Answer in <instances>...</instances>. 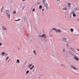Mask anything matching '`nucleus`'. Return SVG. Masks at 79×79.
<instances>
[{
  "label": "nucleus",
  "mask_w": 79,
  "mask_h": 79,
  "mask_svg": "<svg viewBox=\"0 0 79 79\" xmlns=\"http://www.w3.org/2000/svg\"><path fill=\"white\" fill-rule=\"evenodd\" d=\"M6 12L7 17L9 18V19H10V11L9 10H6Z\"/></svg>",
  "instance_id": "1"
},
{
  "label": "nucleus",
  "mask_w": 79,
  "mask_h": 79,
  "mask_svg": "<svg viewBox=\"0 0 79 79\" xmlns=\"http://www.w3.org/2000/svg\"><path fill=\"white\" fill-rule=\"evenodd\" d=\"M68 53L70 55H72V56H74L76 55L74 53L70 51H69Z\"/></svg>",
  "instance_id": "2"
},
{
  "label": "nucleus",
  "mask_w": 79,
  "mask_h": 79,
  "mask_svg": "<svg viewBox=\"0 0 79 79\" xmlns=\"http://www.w3.org/2000/svg\"><path fill=\"white\" fill-rule=\"evenodd\" d=\"M66 40H67V39L65 37L62 38L61 40L62 42H66Z\"/></svg>",
  "instance_id": "3"
},
{
  "label": "nucleus",
  "mask_w": 79,
  "mask_h": 79,
  "mask_svg": "<svg viewBox=\"0 0 79 79\" xmlns=\"http://www.w3.org/2000/svg\"><path fill=\"white\" fill-rule=\"evenodd\" d=\"M71 68L72 69H75V70H77V68L75 67L73 65H71Z\"/></svg>",
  "instance_id": "4"
},
{
  "label": "nucleus",
  "mask_w": 79,
  "mask_h": 79,
  "mask_svg": "<svg viewBox=\"0 0 79 79\" xmlns=\"http://www.w3.org/2000/svg\"><path fill=\"white\" fill-rule=\"evenodd\" d=\"M74 56V59L75 60H76V61H79V58H77V57L76 55H75V56Z\"/></svg>",
  "instance_id": "5"
},
{
  "label": "nucleus",
  "mask_w": 79,
  "mask_h": 79,
  "mask_svg": "<svg viewBox=\"0 0 79 79\" xmlns=\"http://www.w3.org/2000/svg\"><path fill=\"white\" fill-rule=\"evenodd\" d=\"M20 8L21 10H23L24 8V5L22 4L20 6Z\"/></svg>",
  "instance_id": "6"
},
{
  "label": "nucleus",
  "mask_w": 79,
  "mask_h": 79,
  "mask_svg": "<svg viewBox=\"0 0 79 79\" xmlns=\"http://www.w3.org/2000/svg\"><path fill=\"white\" fill-rule=\"evenodd\" d=\"M2 29L4 31H7V30H8V29H7L5 26H3L2 27Z\"/></svg>",
  "instance_id": "7"
},
{
  "label": "nucleus",
  "mask_w": 79,
  "mask_h": 79,
  "mask_svg": "<svg viewBox=\"0 0 79 79\" xmlns=\"http://www.w3.org/2000/svg\"><path fill=\"white\" fill-rule=\"evenodd\" d=\"M42 37H44V39H46V35L45 34H44L42 35Z\"/></svg>",
  "instance_id": "8"
},
{
  "label": "nucleus",
  "mask_w": 79,
  "mask_h": 79,
  "mask_svg": "<svg viewBox=\"0 0 79 79\" xmlns=\"http://www.w3.org/2000/svg\"><path fill=\"white\" fill-rule=\"evenodd\" d=\"M70 49H71V50H72V51L73 52H75V49L72 48H70Z\"/></svg>",
  "instance_id": "9"
},
{
  "label": "nucleus",
  "mask_w": 79,
  "mask_h": 79,
  "mask_svg": "<svg viewBox=\"0 0 79 79\" xmlns=\"http://www.w3.org/2000/svg\"><path fill=\"white\" fill-rule=\"evenodd\" d=\"M65 57L66 58L68 59V58H69V56L68 54H67V55H66Z\"/></svg>",
  "instance_id": "10"
},
{
  "label": "nucleus",
  "mask_w": 79,
  "mask_h": 79,
  "mask_svg": "<svg viewBox=\"0 0 79 79\" xmlns=\"http://www.w3.org/2000/svg\"><path fill=\"white\" fill-rule=\"evenodd\" d=\"M62 10H64L65 11H66V10H67V8H66V7H64Z\"/></svg>",
  "instance_id": "11"
},
{
  "label": "nucleus",
  "mask_w": 79,
  "mask_h": 79,
  "mask_svg": "<svg viewBox=\"0 0 79 79\" xmlns=\"http://www.w3.org/2000/svg\"><path fill=\"white\" fill-rule=\"evenodd\" d=\"M33 52L35 55H37V53H36V52H35V51L33 50Z\"/></svg>",
  "instance_id": "12"
},
{
  "label": "nucleus",
  "mask_w": 79,
  "mask_h": 79,
  "mask_svg": "<svg viewBox=\"0 0 79 79\" xmlns=\"http://www.w3.org/2000/svg\"><path fill=\"white\" fill-rule=\"evenodd\" d=\"M10 58V56H7L6 58V61H8V60Z\"/></svg>",
  "instance_id": "13"
},
{
  "label": "nucleus",
  "mask_w": 79,
  "mask_h": 79,
  "mask_svg": "<svg viewBox=\"0 0 79 79\" xmlns=\"http://www.w3.org/2000/svg\"><path fill=\"white\" fill-rule=\"evenodd\" d=\"M56 32H60L61 31L60 30H56Z\"/></svg>",
  "instance_id": "14"
},
{
  "label": "nucleus",
  "mask_w": 79,
  "mask_h": 79,
  "mask_svg": "<svg viewBox=\"0 0 79 79\" xmlns=\"http://www.w3.org/2000/svg\"><path fill=\"white\" fill-rule=\"evenodd\" d=\"M46 10H48L49 9V7H48V6H45Z\"/></svg>",
  "instance_id": "15"
},
{
  "label": "nucleus",
  "mask_w": 79,
  "mask_h": 79,
  "mask_svg": "<svg viewBox=\"0 0 79 79\" xmlns=\"http://www.w3.org/2000/svg\"><path fill=\"white\" fill-rule=\"evenodd\" d=\"M28 39L29 40L30 42H32V40L31 39V37H30L28 38Z\"/></svg>",
  "instance_id": "16"
},
{
  "label": "nucleus",
  "mask_w": 79,
  "mask_h": 79,
  "mask_svg": "<svg viewBox=\"0 0 79 79\" xmlns=\"http://www.w3.org/2000/svg\"><path fill=\"white\" fill-rule=\"evenodd\" d=\"M21 19H18V20H15V21H21Z\"/></svg>",
  "instance_id": "17"
},
{
  "label": "nucleus",
  "mask_w": 79,
  "mask_h": 79,
  "mask_svg": "<svg viewBox=\"0 0 79 79\" xmlns=\"http://www.w3.org/2000/svg\"><path fill=\"white\" fill-rule=\"evenodd\" d=\"M5 52H3L2 53L1 55L2 56H4V55H5Z\"/></svg>",
  "instance_id": "18"
},
{
  "label": "nucleus",
  "mask_w": 79,
  "mask_h": 79,
  "mask_svg": "<svg viewBox=\"0 0 79 79\" xmlns=\"http://www.w3.org/2000/svg\"><path fill=\"white\" fill-rule=\"evenodd\" d=\"M17 63H19L20 62V61H19V59H17Z\"/></svg>",
  "instance_id": "19"
},
{
  "label": "nucleus",
  "mask_w": 79,
  "mask_h": 79,
  "mask_svg": "<svg viewBox=\"0 0 79 79\" xmlns=\"http://www.w3.org/2000/svg\"><path fill=\"white\" fill-rule=\"evenodd\" d=\"M44 5L45 6H48V4L47 3H44Z\"/></svg>",
  "instance_id": "20"
},
{
  "label": "nucleus",
  "mask_w": 79,
  "mask_h": 79,
  "mask_svg": "<svg viewBox=\"0 0 79 79\" xmlns=\"http://www.w3.org/2000/svg\"><path fill=\"white\" fill-rule=\"evenodd\" d=\"M42 5H40L39 6V8L40 10H41V9H42Z\"/></svg>",
  "instance_id": "21"
},
{
  "label": "nucleus",
  "mask_w": 79,
  "mask_h": 79,
  "mask_svg": "<svg viewBox=\"0 0 79 79\" xmlns=\"http://www.w3.org/2000/svg\"><path fill=\"white\" fill-rule=\"evenodd\" d=\"M32 66V64H30L29 65L28 67H29V68H30V67H31V66Z\"/></svg>",
  "instance_id": "22"
},
{
  "label": "nucleus",
  "mask_w": 79,
  "mask_h": 79,
  "mask_svg": "<svg viewBox=\"0 0 79 79\" xmlns=\"http://www.w3.org/2000/svg\"><path fill=\"white\" fill-rule=\"evenodd\" d=\"M29 73V71L27 70V71L26 74H28V73Z\"/></svg>",
  "instance_id": "23"
},
{
  "label": "nucleus",
  "mask_w": 79,
  "mask_h": 79,
  "mask_svg": "<svg viewBox=\"0 0 79 79\" xmlns=\"http://www.w3.org/2000/svg\"><path fill=\"white\" fill-rule=\"evenodd\" d=\"M76 16V14H75V13H73V17H75Z\"/></svg>",
  "instance_id": "24"
},
{
  "label": "nucleus",
  "mask_w": 79,
  "mask_h": 79,
  "mask_svg": "<svg viewBox=\"0 0 79 79\" xmlns=\"http://www.w3.org/2000/svg\"><path fill=\"white\" fill-rule=\"evenodd\" d=\"M43 1L44 4L45 3H46V1L45 0H43Z\"/></svg>",
  "instance_id": "25"
},
{
  "label": "nucleus",
  "mask_w": 79,
  "mask_h": 79,
  "mask_svg": "<svg viewBox=\"0 0 79 79\" xmlns=\"http://www.w3.org/2000/svg\"><path fill=\"white\" fill-rule=\"evenodd\" d=\"M70 31L71 32H73L74 31V29L73 28H71L70 29Z\"/></svg>",
  "instance_id": "26"
},
{
  "label": "nucleus",
  "mask_w": 79,
  "mask_h": 79,
  "mask_svg": "<svg viewBox=\"0 0 79 79\" xmlns=\"http://www.w3.org/2000/svg\"><path fill=\"white\" fill-rule=\"evenodd\" d=\"M52 30H54V31H56V28H52Z\"/></svg>",
  "instance_id": "27"
},
{
  "label": "nucleus",
  "mask_w": 79,
  "mask_h": 79,
  "mask_svg": "<svg viewBox=\"0 0 79 79\" xmlns=\"http://www.w3.org/2000/svg\"><path fill=\"white\" fill-rule=\"evenodd\" d=\"M61 66H62V67H64V68H65V66H64V64H62L61 65Z\"/></svg>",
  "instance_id": "28"
},
{
  "label": "nucleus",
  "mask_w": 79,
  "mask_h": 79,
  "mask_svg": "<svg viewBox=\"0 0 79 79\" xmlns=\"http://www.w3.org/2000/svg\"><path fill=\"white\" fill-rule=\"evenodd\" d=\"M27 19V17H24V19L25 20V21H26V19Z\"/></svg>",
  "instance_id": "29"
},
{
  "label": "nucleus",
  "mask_w": 79,
  "mask_h": 79,
  "mask_svg": "<svg viewBox=\"0 0 79 79\" xmlns=\"http://www.w3.org/2000/svg\"><path fill=\"white\" fill-rule=\"evenodd\" d=\"M38 36L39 37L42 38V35H39Z\"/></svg>",
  "instance_id": "30"
},
{
  "label": "nucleus",
  "mask_w": 79,
  "mask_h": 79,
  "mask_svg": "<svg viewBox=\"0 0 79 79\" xmlns=\"http://www.w3.org/2000/svg\"><path fill=\"white\" fill-rule=\"evenodd\" d=\"M75 12H74V11H72V12H71V14H74V13H75Z\"/></svg>",
  "instance_id": "31"
},
{
  "label": "nucleus",
  "mask_w": 79,
  "mask_h": 79,
  "mask_svg": "<svg viewBox=\"0 0 79 79\" xmlns=\"http://www.w3.org/2000/svg\"><path fill=\"white\" fill-rule=\"evenodd\" d=\"M8 55V54H7L6 53H5V54H4L5 56H7Z\"/></svg>",
  "instance_id": "32"
},
{
  "label": "nucleus",
  "mask_w": 79,
  "mask_h": 79,
  "mask_svg": "<svg viewBox=\"0 0 79 79\" xmlns=\"http://www.w3.org/2000/svg\"><path fill=\"white\" fill-rule=\"evenodd\" d=\"M16 11H14L13 12V14H16Z\"/></svg>",
  "instance_id": "33"
},
{
  "label": "nucleus",
  "mask_w": 79,
  "mask_h": 79,
  "mask_svg": "<svg viewBox=\"0 0 79 79\" xmlns=\"http://www.w3.org/2000/svg\"><path fill=\"white\" fill-rule=\"evenodd\" d=\"M37 4L38 5H40V2H38Z\"/></svg>",
  "instance_id": "34"
},
{
  "label": "nucleus",
  "mask_w": 79,
  "mask_h": 79,
  "mask_svg": "<svg viewBox=\"0 0 79 79\" xmlns=\"http://www.w3.org/2000/svg\"><path fill=\"white\" fill-rule=\"evenodd\" d=\"M35 8H33V9L32 10V11H35Z\"/></svg>",
  "instance_id": "35"
},
{
  "label": "nucleus",
  "mask_w": 79,
  "mask_h": 79,
  "mask_svg": "<svg viewBox=\"0 0 79 79\" xmlns=\"http://www.w3.org/2000/svg\"><path fill=\"white\" fill-rule=\"evenodd\" d=\"M52 31H53V30H52H52H51L50 31V32H52Z\"/></svg>",
  "instance_id": "36"
},
{
  "label": "nucleus",
  "mask_w": 79,
  "mask_h": 79,
  "mask_svg": "<svg viewBox=\"0 0 79 79\" xmlns=\"http://www.w3.org/2000/svg\"><path fill=\"white\" fill-rule=\"evenodd\" d=\"M2 43H0V46H2Z\"/></svg>",
  "instance_id": "37"
},
{
  "label": "nucleus",
  "mask_w": 79,
  "mask_h": 79,
  "mask_svg": "<svg viewBox=\"0 0 79 79\" xmlns=\"http://www.w3.org/2000/svg\"><path fill=\"white\" fill-rule=\"evenodd\" d=\"M31 68H34V65H33L31 67Z\"/></svg>",
  "instance_id": "38"
},
{
  "label": "nucleus",
  "mask_w": 79,
  "mask_h": 79,
  "mask_svg": "<svg viewBox=\"0 0 79 79\" xmlns=\"http://www.w3.org/2000/svg\"><path fill=\"white\" fill-rule=\"evenodd\" d=\"M17 49H18V50H19V47H18V48H17Z\"/></svg>",
  "instance_id": "39"
},
{
  "label": "nucleus",
  "mask_w": 79,
  "mask_h": 79,
  "mask_svg": "<svg viewBox=\"0 0 79 79\" xmlns=\"http://www.w3.org/2000/svg\"><path fill=\"white\" fill-rule=\"evenodd\" d=\"M32 69H33V68H32V67H31V68H30V69L31 70H32Z\"/></svg>",
  "instance_id": "40"
},
{
  "label": "nucleus",
  "mask_w": 79,
  "mask_h": 79,
  "mask_svg": "<svg viewBox=\"0 0 79 79\" xmlns=\"http://www.w3.org/2000/svg\"><path fill=\"white\" fill-rule=\"evenodd\" d=\"M70 18H72V17H71V15H69Z\"/></svg>",
  "instance_id": "41"
},
{
  "label": "nucleus",
  "mask_w": 79,
  "mask_h": 79,
  "mask_svg": "<svg viewBox=\"0 0 79 79\" xmlns=\"http://www.w3.org/2000/svg\"><path fill=\"white\" fill-rule=\"evenodd\" d=\"M68 5H71V3H69Z\"/></svg>",
  "instance_id": "42"
},
{
  "label": "nucleus",
  "mask_w": 79,
  "mask_h": 79,
  "mask_svg": "<svg viewBox=\"0 0 79 79\" xmlns=\"http://www.w3.org/2000/svg\"><path fill=\"white\" fill-rule=\"evenodd\" d=\"M63 51L64 52V51H65V49H64L63 50Z\"/></svg>",
  "instance_id": "43"
},
{
  "label": "nucleus",
  "mask_w": 79,
  "mask_h": 79,
  "mask_svg": "<svg viewBox=\"0 0 79 79\" xmlns=\"http://www.w3.org/2000/svg\"><path fill=\"white\" fill-rule=\"evenodd\" d=\"M42 11H44V9H42Z\"/></svg>",
  "instance_id": "44"
},
{
  "label": "nucleus",
  "mask_w": 79,
  "mask_h": 79,
  "mask_svg": "<svg viewBox=\"0 0 79 79\" xmlns=\"http://www.w3.org/2000/svg\"><path fill=\"white\" fill-rule=\"evenodd\" d=\"M1 12L2 13L3 12V10H1Z\"/></svg>",
  "instance_id": "45"
},
{
  "label": "nucleus",
  "mask_w": 79,
  "mask_h": 79,
  "mask_svg": "<svg viewBox=\"0 0 79 79\" xmlns=\"http://www.w3.org/2000/svg\"><path fill=\"white\" fill-rule=\"evenodd\" d=\"M22 1H26V0H22Z\"/></svg>",
  "instance_id": "46"
},
{
  "label": "nucleus",
  "mask_w": 79,
  "mask_h": 79,
  "mask_svg": "<svg viewBox=\"0 0 79 79\" xmlns=\"http://www.w3.org/2000/svg\"><path fill=\"white\" fill-rule=\"evenodd\" d=\"M77 50H78V51H79V49H77Z\"/></svg>",
  "instance_id": "47"
},
{
  "label": "nucleus",
  "mask_w": 79,
  "mask_h": 79,
  "mask_svg": "<svg viewBox=\"0 0 79 79\" xmlns=\"http://www.w3.org/2000/svg\"><path fill=\"white\" fill-rule=\"evenodd\" d=\"M60 0H57V1H60Z\"/></svg>",
  "instance_id": "48"
},
{
  "label": "nucleus",
  "mask_w": 79,
  "mask_h": 79,
  "mask_svg": "<svg viewBox=\"0 0 79 79\" xmlns=\"http://www.w3.org/2000/svg\"><path fill=\"white\" fill-rule=\"evenodd\" d=\"M76 10H78V9H77Z\"/></svg>",
  "instance_id": "49"
},
{
  "label": "nucleus",
  "mask_w": 79,
  "mask_h": 79,
  "mask_svg": "<svg viewBox=\"0 0 79 79\" xmlns=\"http://www.w3.org/2000/svg\"><path fill=\"white\" fill-rule=\"evenodd\" d=\"M69 7H70V6H69Z\"/></svg>",
  "instance_id": "50"
},
{
  "label": "nucleus",
  "mask_w": 79,
  "mask_h": 79,
  "mask_svg": "<svg viewBox=\"0 0 79 79\" xmlns=\"http://www.w3.org/2000/svg\"><path fill=\"white\" fill-rule=\"evenodd\" d=\"M3 8H2V10H3Z\"/></svg>",
  "instance_id": "51"
}]
</instances>
